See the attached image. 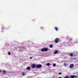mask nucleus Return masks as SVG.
<instances>
[{"mask_svg": "<svg viewBox=\"0 0 78 78\" xmlns=\"http://www.w3.org/2000/svg\"><path fill=\"white\" fill-rule=\"evenodd\" d=\"M42 68V65L41 64H36V68L37 69H41Z\"/></svg>", "mask_w": 78, "mask_h": 78, "instance_id": "obj_1", "label": "nucleus"}, {"mask_svg": "<svg viewBox=\"0 0 78 78\" xmlns=\"http://www.w3.org/2000/svg\"><path fill=\"white\" fill-rule=\"evenodd\" d=\"M60 41V40H59V38H57L55 39L54 41L55 43H58V41Z\"/></svg>", "mask_w": 78, "mask_h": 78, "instance_id": "obj_2", "label": "nucleus"}, {"mask_svg": "<svg viewBox=\"0 0 78 78\" xmlns=\"http://www.w3.org/2000/svg\"><path fill=\"white\" fill-rule=\"evenodd\" d=\"M42 51H48V48H43L41 50Z\"/></svg>", "mask_w": 78, "mask_h": 78, "instance_id": "obj_3", "label": "nucleus"}, {"mask_svg": "<svg viewBox=\"0 0 78 78\" xmlns=\"http://www.w3.org/2000/svg\"><path fill=\"white\" fill-rule=\"evenodd\" d=\"M32 67L33 69H34V68H36V65L34 64H33L32 65Z\"/></svg>", "mask_w": 78, "mask_h": 78, "instance_id": "obj_4", "label": "nucleus"}, {"mask_svg": "<svg viewBox=\"0 0 78 78\" xmlns=\"http://www.w3.org/2000/svg\"><path fill=\"white\" fill-rule=\"evenodd\" d=\"M77 76L75 75H71L70 76L71 78H77Z\"/></svg>", "mask_w": 78, "mask_h": 78, "instance_id": "obj_5", "label": "nucleus"}, {"mask_svg": "<svg viewBox=\"0 0 78 78\" xmlns=\"http://www.w3.org/2000/svg\"><path fill=\"white\" fill-rule=\"evenodd\" d=\"M73 64H71L69 65V67L70 69H72V68H73Z\"/></svg>", "mask_w": 78, "mask_h": 78, "instance_id": "obj_6", "label": "nucleus"}, {"mask_svg": "<svg viewBox=\"0 0 78 78\" xmlns=\"http://www.w3.org/2000/svg\"><path fill=\"white\" fill-rule=\"evenodd\" d=\"M58 53V50H56L54 52V54H57V53Z\"/></svg>", "mask_w": 78, "mask_h": 78, "instance_id": "obj_7", "label": "nucleus"}, {"mask_svg": "<svg viewBox=\"0 0 78 78\" xmlns=\"http://www.w3.org/2000/svg\"><path fill=\"white\" fill-rule=\"evenodd\" d=\"M69 56H71V57H72V56H73V54L72 53H70L69 55Z\"/></svg>", "mask_w": 78, "mask_h": 78, "instance_id": "obj_8", "label": "nucleus"}, {"mask_svg": "<svg viewBox=\"0 0 78 78\" xmlns=\"http://www.w3.org/2000/svg\"><path fill=\"white\" fill-rule=\"evenodd\" d=\"M30 67H27V69H26V70H30Z\"/></svg>", "mask_w": 78, "mask_h": 78, "instance_id": "obj_9", "label": "nucleus"}, {"mask_svg": "<svg viewBox=\"0 0 78 78\" xmlns=\"http://www.w3.org/2000/svg\"><path fill=\"white\" fill-rule=\"evenodd\" d=\"M55 29L56 31H58V29L56 27H55Z\"/></svg>", "mask_w": 78, "mask_h": 78, "instance_id": "obj_10", "label": "nucleus"}, {"mask_svg": "<svg viewBox=\"0 0 78 78\" xmlns=\"http://www.w3.org/2000/svg\"><path fill=\"white\" fill-rule=\"evenodd\" d=\"M47 66H50V63H48L47 64Z\"/></svg>", "mask_w": 78, "mask_h": 78, "instance_id": "obj_11", "label": "nucleus"}, {"mask_svg": "<svg viewBox=\"0 0 78 78\" xmlns=\"http://www.w3.org/2000/svg\"><path fill=\"white\" fill-rule=\"evenodd\" d=\"M3 73H6V70H4L2 71Z\"/></svg>", "mask_w": 78, "mask_h": 78, "instance_id": "obj_12", "label": "nucleus"}, {"mask_svg": "<svg viewBox=\"0 0 78 78\" xmlns=\"http://www.w3.org/2000/svg\"><path fill=\"white\" fill-rule=\"evenodd\" d=\"M50 48H52L53 47V45H51L50 46Z\"/></svg>", "mask_w": 78, "mask_h": 78, "instance_id": "obj_13", "label": "nucleus"}, {"mask_svg": "<svg viewBox=\"0 0 78 78\" xmlns=\"http://www.w3.org/2000/svg\"><path fill=\"white\" fill-rule=\"evenodd\" d=\"M63 66H65V67H66V66H67V64H64Z\"/></svg>", "mask_w": 78, "mask_h": 78, "instance_id": "obj_14", "label": "nucleus"}, {"mask_svg": "<svg viewBox=\"0 0 78 78\" xmlns=\"http://www.w3.org/2000/svg\"><path fill=\"white\" fill-rule=\"evenodd\" d=\"M53 67H55V66H56V64H53Z\"/></svg>", "mask_w": 78, "mask_h": 78, "instance_id": "obj_15", "label": "nucleus"}, {"mask_svg": "<svg viewBox=\"0 0 78 78\" xmlns=\"http://www.w3.org/2000/svg\"><path fill=\"white\" fill-rule=\"evenodd\" d=\"M22 75L23 76H24V75H25V73H22Z\"/></svg>", "mask_w": 78, "mask_h": 78, "instance_id": "obj_16", "label": "nucleus"}, {"mask_svg": "<svg viewBox=\"0 0 78 78\" xmlns=\"http://www.w3.org/2000/svg\"><path fill=\"white\" fill-rule=\"evenodd\" d=\"M8 54L9 55H11V53L10 52H9Z\"/></svg>", "mask_w": 78, "mask_h": 78, "instance_id": "obj_17", "label": "nucleus"}, {"mask_svg": "<svg viewBox=\"0 0 78 78\" xmlns=\"http://www.w3.org/2000/svg\"><path fill=\"white\" fill-rule=\"evenodd\" d=\"M64 78H69V76H66Z\"/></svg>", "mask_w": 78, "mask_h": 78, "instance_id": "obj_18", "label": "nucleus"}, {"mask_svg": "<svg viewBox=\"0 0 78 78\" xmlns=\"http://www.w3.org/2000/svg\"><path fill=\"white\" fill-rule=\"evenodd\" d=\"M61 73H59V75H61Z\"/></svg>", "mask_w": 78, "mask_h": 78, "instance_id": "obj_19", "label": "nucleus"}, {"mask_svg": "<svg viewBox=\"0 0 78 78\" xmlns=\"http://www.w3.org/2000/svg\"><path fill=\"white\" fill-rule=\"evenodd\" d=\"M30 59H32V57H30Z\"/></svg>", "mask_w": 78, "mask_h": 78, "instance_id": "obj_20", "label": "nucleus"}, {"mask_svg": "<svg viewBox=\"0 0 78 78\" xmlns=\"http://www.w3.org/2000/svg\"><path fill=\"white\" fill-rule=\"evenodd\" d=\"M58 78H62V77H59Z\"/></svg>", "mask_w": 78, "mask_h": 78, "instance_id": "obj_21", "label": "nucleus"}, {"mask_svg": "<svg viewBox=\"0 0 78 78\" xmlns=\"http://www.w3.org/2000/svg\"><path fill=\"white\" fill-rule=\"evenodd\" d=\"M1 71L0 70V73H1Z\"/></svg>", "mask_w": 78, "mask_h": 78, "instance_id": "obj_22", "label": "nucleus"}]
</instances>
